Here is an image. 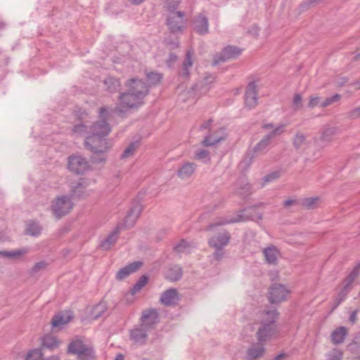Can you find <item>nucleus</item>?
Here are the masks:
<instances>
[{
  "mask_svg": "<svg viewBox=\"0 0 360 360\" xmlns=\"http://www.w3.org/2000/svg\"><path fill=\"white\" fill-rule=\"evenodd\" d=\"M108 116V111L107 108L105 107L100 108V120L91 125L90 135L86 138L84 142L86 148L90 150L96 155L107 152L112 147V143L106 139L111 131V128L106 121Z\"/></svg>",
  "mask_w": 360,
  "mask_h": 360,
  "instance_id": "nucleus-1",
  "label": "nucleus"
},
{
  "mask_svg": "<svg viewBox=\"0 0 360 360\" xmlns=\"http://www.w3.org/2000/svg\"><path fill=\"white\" fill-rule=\"evenodd\" d=\"M278 313L276 309L264 310L259 314V327L256 333L257 340L266 343L276 333V321Z\"/></svg>",
  "mask_w": 360,
  "mask_h": 360,
  "instance_id": "nucleus-2",
  "label": "nucleus"
},
{
  "mask_svg": "<svg viewBox=\"0 0 360 360\" xmlns=\"http://www.w3.org/2000/svg\"><path fill=\"white\" fill-rule=\"evenodd\" d=\"M137 86L141 87V91L136 94H131L128 91L121 93L120 95V106H117L114 111L115 113L122 115L125 110L137 108L143 104V99L146 96V90L141 83H137Z\"/></svg>",
  "mask_w": 360,
  "mask_h": 360,
  "instance_id": "nucleus-3",
  "label": "nucleus"
},
{
  "mask_svg": "<svg viewBox=\"0 0 360 360\" xmlns=\"http://www.w3.org/2000/svg\"><path fill=\"white\" fill-rule=\"evenodd\" d=\"M360 274V262L355 266L350 274L345 278L339 287V292L334 299L330 313H332L347 297L353 288V282Z\"/></svg>",
  "mask_w": 360,
  "mask_h": 360,
  "instance_id": "nucleus-4",
  "label": "nucleus"
},
{
  "mask_svg": "<svg viewBox=\"0 0 360 360\" xmlns=\"http://www.w3.org/2000/svg\"><path fill=\"white\" fill-rule=\"evenodd\" d=\"M215 81V77L213 75L205 73L201 79L192 86L191 90L188 91L191 97H198L205 94L211 88V84Z\"/></svg>",
  "mask_w": 360,
  "mask_h": 360,
  "instance_id": "nucleus-5",
  "label": "nucleus"
},
{
  "mask_svg": "<svg viewBox=\"0 0 360 360\" xmlns=\"http://www.w3.org/2000/svg\"><path fill=\"white\" fill-rule=\"evenodd\" d=\"M285 125L281 124L274 129L269 134H266L263 139L257 143L253 149L252 158L264 154L267 150V147L270 144L271 139L281 135L285 129Z\"/></svg>",
  "mask_w": 360,
  "mask_h": 360,
  "instance_id": "nucleus-6",
  "label": "nucleus"
},
{
  "mask_svg": "<svg viewBox=\"0 0 360 360\" xmlns=\"http://www.w3.org/2000/svg\"><path fill=\"white\" fill-rule=\"evenodd\" d=\"M72 202L70 198L62 195L58 197L52 202L51 210L57 218H60L63 216L68 214L72 208Z\"/></svg>",
  "mask_w": 360,
  "mask_h": 360,
  "instance_id": "nucleus-7",
  "label": "nucleus"
},
{
  "mask_svg": "<svg viewBox=\"0 0 360 360\" xmlns=\"http://www.w3.org/2000/svg\"><path fill=\"white\" fill-rule=\"evenodd\" d=\"M68 168L76 174H82L89 168V164L82 156L73 155L68 158Z\"/></svg>",
  "mask_w": 360,
  "mask_h": 360,
  "instance_id": "nucleus-8",
  "label": "nucleus"
},
{
  "mask_svg": "<svg viewBox=\"0 0 360 360\" xmlns=\"http://www.w3.org/2000/svg\"><path fill=\"white\" fill-rule=\"evenodd\" d=\"M289 290L281 284L273 285L269 291V300L272 304L280 303L286 300Z\"/></svg>",
  "mask_w": 360,
  "mask_h": 360,
  "instance_id": "nucleus-9",
  "label": "nucleus"
},
{
  "mask_svg": "<svg viewBox=\"0 0 360 360\" xmlns=\"http://www.w3.org/2000/svg\"><path fill=\"white\" fill-rule=\"evenodd\" d=\"M241 53L240 49L236 46H228L214 58L212 65H216L220 63L237 58Z\"/></svg>",
  "mask_w": 360,
  "mask_h": 360,
  "instance_id": "nucleus-10",
  "label": "nucleus"
},
{
  "mask_svg": "<svg viewBox=\"0 0 360 360\" xmlns=\"http://www.w3.org/2000/svg\"><path fill=\"white\" fill-rule=\"evenodd\" d=\"M230 239L231 236L229 233L224 230L218 235L212 236L208 243L210 247L217 250H221L229 244Z\"/></svg>",
  "mask_w": 360,
  "mask_h": 360,
  "instance_id": "nucleus-11",
  "label": "nucleus"
},
{
  "mask_svg": "<svg viewBox=\"0 0 360 360\" xmlns=\"http://www.w3.org/2000/svg\"><path fill=\"white\" fill-rule=\"evenodd\" d=\"M257 86L255 82L249 83L245 94V104L250 108H254L258 103Z\"/></svg>",
  "mask_w": 360,
  "mask_h": 360,
  "instance_id": "nucleus-12",
  "label": "nucleus"
},
{
  "mask_svg": "<svg viewBox=\"0 0 360 360\" xmlns=\"http://www.w3.org/2000/svg\"><path fill=\"white\" fill-rule=\"evenodd\" d=\"M242 213L243 211H240V212L234 217H219L207 226V230H212V229L217 226H221L240 221H245L248 219V218L245 217Z\"/></svg>",
  "mask_w": 360,
  "mask_h": 360,
  "instance_id": "nucleus-13",
  "label": "nucleus"
},
{
  "mask_svg": "<svg viewBox=\"0 0 360 360\" xmlns=\"http://www.w3.org/2000/svg\"><path fill=\"white\" fill-rule=\"evenodd\" d=\"M158 321V314L157 311L154 309H148L143 312L141 325L150 330L153 328Z\"/></svg>",
  "mask_w": 360,
  "mask_h": 360,
  "instance_id": "nucleus-14",
  "label": "nucleus"
},
{
  "mask_svg": "<svg viewBox=\"0 0 360 360\" xmlns=\"http://www.w3.org/2000/svg\"><path fill=\"white\" fill-rule=\"evenodd\" d=\"M179 300L178 291L175 288H170L164 291L160 297V302L165 306L175 305Z\"/></svg>",
  "mask_w": 360,
  "mask_h": 360,
  "instance_id": "nucleus-15",
  "label": "nucleus"
},
{
  "mask_svg": "<svg viewBox=\"0 0 360 360\" xmlns=\"http://www.w3.org/2000/svg\"><path fill=\"white\" fill-rule=\"evenodd\" d=\"M184 13L181 11L172 13L167 19V25L172 32L181 31Z\"/></svg>",
  "mask_w": 360,
  "mask_h": 360,
  "instance_id": "nucleus-16",
  "label": "nucleus"
},
{
  "mask_svg": "<svg viewBox=\"0 0 360 360\" xmlns=\"http://www.w3.org/2000/svg\"><path fill=\"white\" fill-rule=\"evenodd\" d=\"M142 211V206L139 204L134 205L127 215L126 216L124 221V226L127 229L131 228L135 224L137 219L139 218Z\"/></svg>",
  "mask_w": 360,
  "mask_h": 360,
  "instance_id": "nucleus-17",
  "label": "nucleus"
},
{
  "mask_svg": "<svg viewBox=\"0 0 360 360\" xmlns=\"http://www.w3.org/2000/svg\"><path fill=\"white\" fill-rule=\"evenodd\" d=\"M148 330L140 325L130 331L131 339L136 344L143 345L147 340V333Z\"/></svg>",
  "mask_w": 360,
  "mask_h": 360,
  "instance_id": "nucleus-18",
  "label": "nucleus"
},
{
  "mask_svg": "<svg viewBox=\"0 0 360 360\" xmlns=\"http://www.w3.org/2000/svg\"><path fill=\"white\" fill-rule=\"evenodd\" d=\"M264 345V343H260L259 341L257 343L252 345L248 349L246 352V356L248 359L258 360L259 359L262 358L266 352V348Z\"/></svg>",
  "mask_w": 360,
  "mask_h": 360,
  "instance_id": "nucleus-19",
  "label": "nucleus"
},
{
  "mask_svg": "<svg viewBox=\"0 0 360 360\" xmlns=\"http://www.w3.org/2000/svg\"><path fill=\"white\" fill-rule=\"evenodd\" d=\"M60 345V340L51 335H46L41 338V351L48 349L51 351L56 349Z\"/></svg>",
  "mask_w": 360,
  "mask_h": 360,
  "instance_id": "nucleus-20",
  "label": "nucleus"
},
{
  "mask_svg": "<svg viewBox=\"0 0 360 360\" xmlns=\"http://www.w3.org/2000/svg\"><path fill=\"white\" fill-rule=\"evenodd\" d=\"M142 265L141 262H135L120 269L116 274L117 280L121 281L136 271Z\"/></svg>",
  "mask_w": 360,
  "mask_h": 360,
  "instance_id": "nucleus-21",
  "label": "nucleus"
},
{
  "mask_svg": "<svg viewBox=\"0 0 360 360\" xmlns=\"http://www.w3.org/2000/svg\"><path fill=\"white\" fill-rule=\"evenodd\" d=\"M309 140L301 131H297L292 139V145L296 150H304L309 147Z\"/></svg>",
  "mask_w": 360,
  "mask_h": 360,
  "instance_id": "nucleus-22",
  "label": "nucleus"
},
{
  "mask_svg": "<svg viewBox=\"0 0 360 360\" xmlns=\"http://www.w3.org/2000/svg\"><path fill=\"white\" fill-rule=\"evenodd\" d=\"M72 319V314L70 312H63L56 315L52 321L53 328H62L64 325L68 323Z\"/></svg>",
  "mask_w": 360,
  "mask_h": 360,
  "instance_id": "nucleus-23",
  "label": "nucleus"
},
{
  "mask_svg": "<svg viewBox=\"0 0 360 360\" xmlns=\"http://www.w3.org/2000/svg\"><path fill=\"white\" fill-rule=\"evenodd\" d=\"M195 169V163L186 162L178 169L177 176L181 179H188L194 174Z\"/></svg>",
  "mask_w": 360,
  "mask_h": 360,
  "instance_id": "nucleus-24",
  "label": "nucleus"
},
{
  "mask_svg": "<svg viewBox=\"0 0 360 360\" xmlns=\"http://www.w3.org/2000/svg\"><path fill=\"white\" fill-rule=\"evenodd\" d=\"M262 252L267 263L274 265L277 264L279 251L276 246L270 245L264 248Z\"/></svg>",
  "mask_w": 360,
  "mask_h": 360,
  "instance_id": "nucleus-25",
  "label": "nucleus"
},
{
  "mask_svg": "<svg viewBox=\"0 0 360 360\" xmlns=\"http://www.w3.org/2000/svg\"><path fill=\"white\" fill-rule=\"evenodd\" d=\"M348 335L347 329L345 326L337 328L331 333V342L334 345H339L343 342L344 340Z\"/></svg>",
  "mask_w": 360,
  "mask_h": 360,
  "instance_id": "nucleus-26",
  "label": "nucleus"
},
{
  "mask_svg": "<svg viewBox=\"0 0 360 360\" xmlns=\"http://www.w3.org/2000/svg\"><path fill=\"white\" fill-rule=\"evenodd\" d=\"M194 30L200 34H205L208 32V19L200 15L194 22Z\"/></svg>",
  "mask_w": 360,
  "mask_h": 360,
  "instance_id": "nucleus-27",
  "label": "nucleus"
},
{
  "mask_svg": "<svg viewBox=\"0 0 360 360\" xmlns=\"http://www.w3.org/2000/svg\"><path fill=\"white\" fill-rule=\"evenodd\" d=\"M137 83H141L142 86L146 89V95L148 94V86L146 85V84L141 79L133 78L127 81L125 86L127 87V90L131 91V94H136L139 91H140L141 87L137 86Z\"/></svg>",
  "mask_w": 360,
  "mask_h": 360,
  "instance_id": "nucleus-28",
  "label": "nucleus"
},
{
  "mask_svg": "<svg viewBox=\"0 0 360 360\" xmlns=\"http://www.w3.org/2000/svg\"><path fill=\"white\" fill-rule=\"evenodd\" d=\"M182 277V269L178 265L170 266L165 273V278L171 281H177Z\"/></svg>",
  "mask_w": 360,
  "mask_h": 360,
  "instance_id": "nucleus-29",
  "label": "nucleus"
},
{
  "mask_svg": "<svg viewBox=\"0 0 360 360\" xmlns=\"http://www.w3.org/2000/svg\"><path fill=\"white\" fill-rule=\"evenodd\" d=\"M120 226H117V229L112 232L108 238L103 240L101 244V248L103 250H107L110 248V247L115 244V243L117 241L118 238V233L120 231Z\"/></svg>",
  "mask_w": 360,
  "mask_h": 360,
  "instance_id": "nucleus-30",
  "label": "nucleus"
},
{
  "mask_svg": "<svg viewBox=\"0 0 360 360\" xmlns=\"http://www.w3.org/2000/svg\"><path fill=\"white\" fill-rule=\"evenodd\" d=\"M192 55L193 53L191 51H187L186 58L183 63V68L180 73L183 77L186 78L190 75V70L193 66Z\"/></svg>",
  "mask_w": 360,
  "mask_h": 360,
  "instance_id": "nucleus-31",
  "label": "nucleus"
},
{
  "mask_svg": "<svg viewBox=\"0 0 360 360\" xmlns=\"http://www.w3.org/2000/svg\"><path fill=\"white\" fill-rule=\"evenodd\" d=\"M42 227L38 222L34 221H29L26 224L25 232L27 234L32 236H38L41 234Z\"/></svg>",
  "mask_w": 360,
  "mask_h": 360,
  "instance_id": "nucleus-32",
  "label": "nucleus"
},
{
  "mask_svg": "<svg viewBox=\"0 0 360 360\" xmlns=\"http://www.w3.org/2000/svg\"><path fill=\"white\" fill-rule=\"evenodd\" d=\"M104 85L105 86L106 90L110 93H115L117 90L120 89V82L119 79H117L114 77H107L104 82Z\"/></svg>",
  "mask_w": 360,
  "mask_h": 360,
  "instance_id": "nucleus-33",
  "label": "nucleus"
},
{
  "mask_svg": "<svg viewBox=\"0 0 360 360\" xmlns=\"http://www.w3.org/2000/svg\"><path fill=\"white\" fill-rule=\"evenodd\" d=\"M338 133V128L335 127L326 126L320 136V139L324 142L331 141L332 138Z\"/></svg>",
  "mask_w": 360,
  "mask_h": 360,
  "instance_id": "nucleus-34",
  "label": "nucleus"
},
{
  "mask_svg": "<svg viewBox=\"0 0 360 360\" xmlns=\"http://www.w3.org/2000/svg\"><path fill=\"white\" fill-rule=\"evenodd\" d=\"M86 345L80 340H75L72 341L68 347V353L78 354L84 349Z\"/></svg>",
  "mask_w": 360,
  "mask_h": 360,
  "instance_id": "nucleus-35",
  "label": "nucleus"
},
{
  "mask_svg": "<svg viewBox=\"0 0 360 360\" xmlns=\"http://www.w3.org/2000/svg\"><path fill=\"white\" fill-rule=\"evenodd\" d=\"M107 305L105 302H101L96 306H94L91 311V318L92 319H97L102 316L103 314L106 311Z\"/></svg>",
  "mask_w": 360,
  "mask_h": 360,
  "instance_id": "nucleus-36",
  "label": "nucleus"
},
{
  "mask_svg": "<svg viewBox=\"0 0 360 360\" xmlns=\"http://www.w3.org/2000/svg\"><path fill=\"white\" fill-rule=\"evenodd\" d=\"M27 251L25 249L15 250L13 251H0V257H3L9 259H16L22 255L26 254Z\"/></svg>",
  "mask_w": 360,
  "mask_h": 360,
  "instance_id": "nucleus-37",
  "label": "nucleus"
},
{
  "mask_svg": "<svg viewBox=\"0 0 360 360\" xmlns=\"http://www.w3.org/2000/svg\"><path fill=\"white\" fill-rule=\"evenodd\" d=\"M78 358L79 360H94L95 358L94 352L91 347L86 345L78 354Z\"/></svg>",
  "mask_w": 360,
  "mask_h": 360,
  "instance_id": "nucleus-38",
  "label": "nucleus"
},
{
  "mask_svg": "<svg viewBox=\"0 0 360 360\" xmlns=\"http://www.w3.org/2000/svg\"><path fill=\"white\" fill-rule=\"evenodd\" d=\"M319 202L320 198L319 197L306 198L302 200V205L307 209H314L317 207Z\"/></svg>",
  "mask_w": 360,
  "mask_h": 360,
  "instance_id": "nucleus-39",
  "label": "nucleus"
},
{
  "mask_svg": "<svg viewBox=\"0 0 360 360\" xmlns=\"http://www.w3.org/2000/svg\"><path fill=\"white\" fill-rule=\"evenodd\" d=\"M47 266V264L44 262H39L34 264V265L28 271V274L30 276H35L41 271H44Z\"/></svg>",
  "mask_w": 360,
  "mask_h": 360,
  "instance_id": "nucleus-40",
  "label": "nucleus"
},
{
  "mask_svg": "<svg viewBox=\"0 0 360 360\" xmlns=\"http://www.w3.org/2000/svg\"><path fill=\"white\" fill-rule=\"evenodd\" d=\"M90 127L83 123H79L74 126L72 129V134L76 136H83L86 133H89Z\"/></svg>",
  "mask_w": 360,
  "mask_h": 360,
  "instance_id": "nucleus-41",
  "label": "nucleus"
},
{
  "mask_svg": "<svg viewBox=\"0 0 360 360\" xmlns=\"http://www.w3.org/2000/svg\"><path fill=\"white\" fill-rule=\"evenodd\" d=\"M148 282V277L146 276H142L140 277L139 281L134 284L133 288L131 290V294L135 295L136 292L140 291L142 288H143Z\"/></svg>",
  "mask_w": 360,
  "mask_h": 360,
  "instance_id": "nucleus-42",
  "label": "nucleus"
},
{
  "mask_svg": "<svg viewBox=\"0 0 360 360\" xmlns=\"http://www.w3.org/2000/svg\"><path fill=\"white\" fill-rule=\"evenodd\" d=\"M43 353L41 349H34L28 352L25 360H41Z\"/></svg>",
  "mask_w": 360,
  "mask_h": 360,
  "instance_id": "nucleus-43",
  "label": "nucleus"
},
{
  "mask_svg": "<svg viewBox=\"0 0 360 360\" xmlns=\"http://www.w3.org/2000/svg\"><path fill=\"white\" fill-rule=\"evenodd\" d=\"M191 245L185 240H181L179 244L174 247V250L179 253L189 252L191 249Z\"/></svg>",
  "mask_w": 360,
  "mask_h": 360,
  "instance_id": "nucleus-44",
  "label": "nucleus"
},
{
  "mask_svg": "<svg viewBox=\"0 0 360 360\" xmlns=\"http://www.w3.org/2000/svg\"><path fill=\"white\" fill-rule=\"evenodd\" d=\"M137 148V144L136 143H131L124 150L121 155L122 159L128 158L132 156Z\"/></svg>",
  "mask_w": 360,
  "mask_h": 360,
  "instance_id": "nucleus-45",
  "label": "nucleus"
},
{
  "mask_svg": "<svg viewBox=\"0 0 360 360\" xmlns=\"http://www.w3.org/2000/svg\"><path fill=\"white\" fill-rule=\"evenodd\" d=\"M224 138H217L213 139V134L207 136L204 140L202 141V144L204 146H212L215 145L216 143H219L221 140H223Z\"/></svg>",
  "mask_w": 360,
  "mask_h": 360,
  "instance_id": "nucleus-46",
  "label": "nucleus"
},
{
  "mask_svg": "<svg viewBox=\"0 0 360 360\" xmlns=\"http://www.w3.org/2000/svg\"><path fill=\"white\" fill-rule=\"evenodd\" d=\"M224 138H217L213 139V134L207 136L204 140L202 141V144L204 146H212L215 145L216 143H219L221 140H223Z\"/></svg>",
  "mask_w": 360,
  "mask_h": 360,
  "instance_id": "nucleus-47",
  "label": "nucleus"
},
{
  "mask_svg": "<svg viewBox=\"0 0 360 360\" xmlns=\"http://www.w3.org/2000/svg\"><path fill=\"white\" fill-rule=\"evenodd\" d=\"M148 80L150 82V84L155 85L158 84L162 78L161 74L158 72H150L147 74Z\"/></svg>",
  "mask_w": 360,
  "mask_h": 360,
  "instance_id": "nucleus-48",
  "label": "nucleus"
},
{
  "mask_svg": "<svg viewBox=\"0 0 360 360\" xmlns=\"http://www.w3.org/2000/svg\"><path fill=\"white\" fill-rule=\"evenodd\" d=\"M195 157L196 159L204 160L205 162L210 161V153L207 150H196Z\"/></svg>",
  "mask_w": 360,
  "mask_h": 360,
  "instance_id": "nucleus-49",
  "label": "nucleus"
},
{
  "mask_svg": "<svg viewBox=\"0 0 360 360\" xmlns=\"http://www.w3.org/2000/svg\"><path fill=\"white\" fill-rule=\"evenodd\" d=\"M340 94H335L331 97L326 98L322 103H320V106L322 108H326L332 103L337 102L340 100Z\"/></svg>",
  "mask_w": 360,
  "mask_h": 360,
  "instance_id": "nucleus-50",
  "label": "nucleus"
},
{
  "mask_svg": "<svg viewBox=\"0 0 360 360\" xmlns=\"http://www.w3.org/2000/svg\"><path fill=\"white\" fill-rule=\"evenodd\" d=\"M302 96L299 94H296L294 96L292 100V107L294 110H298L302 108Z\"/></svg>",
  "mask_w": 360,
  "mask_h": 360,
  "instance_id": "nucleus-51",
  "label": "nucleus"
},
{
  "mask_svg": "<svg viewBox=\"0 0 360 360\" xmlns=\"http://www.w3.org/2000/svg\"><path fill=\"white\" fill-rule=\"evenodd\" d=\"M347 117L351 120L360 118V107L355 108L347 112Z\"/></svg>",
  "mask_w": 360,
  "mask_h": 360,
  "instance_id": "nucleus-52",
  "label": "nucleus"
},
{
  "mask_svg": "<svg viewBox=\"0 0 360 360\" xmlns=\"http://www.w3.org/2000/svg\"><path fill=\"white\" fill-rule=\"evenodd\" d=\"M322 0H307L301 4L303 9H308L311 6H314L321 2Z\"/></svg>",
  "mask_w": 360,
  "mask_h": 360,
  "instance_id": "nucleus-53",
  "label": "nucleus"
},
{
  "mask_svg": "<svg viewBox=\"0 0 360 360\" xmlns=\"http://www.w3.org/2000/svg\"><path fill=\"white\" fill-rule=\"evenodd\" d=\"M320 98L318 96H311L310 97L309 102L308 103V107L310 108H313L319 105H320Z\"/></svg>",
  "mask_w": 360,
  "mask_h": 360,
  "instance_id": "nucleus-54",
  "label": "nucleus"
},
{
  "mask_svg": "<svg viewBox=\"0 0 360 360\" xmlns=\"http://www.w3.org/2000/svg\"><path fill=\"white\" fill-rule=\"evenodd\" d=\"M279 177V173L278 172H273L269 174H267L264 176L263 180L265 183L270 182L273 180H275Z\"/></svg>",
  "mask_w": 360,
  "mask_h": 360,
  "instance_id": "nucleus-55",
  "label": "nucleus"
},
{
  "mask_svg": "<svg viewBox=\"0 0 360 360\" xmlns=\"http://www.w3.org/2000/svg\"><path fill=\"white\" fill-rule=\"evenodd\" d=\"M167 7L170 10H174L177 8L181 0H165Z\"/></svg>",
  "mask_w": 360,
  "mask_h": 360,
  "instance_id": "nucleus-56",
  "label": "nucleus"
},
{
  "mask_svg": "<svg viewBox=\"0 0 360 360\" xmlns=\"http://www.w3.org/2000/svg\"><path fill=\"white\" fill-rule=\"evenodd\" d=\"M212 122V119H210V120H207V121L204 122L200 125V129L201 130H204V129H208V128L210 127V125H211Z\"/></svg>",
  "mask_w": 360,
  "mask_h": 360,
  "instance_id": "nucleus-57",
  "label": "nucleus"
},
{
  "mask_svg": "<svg viewBox=\"0 0 360 360\" xmlns=\"http://www.w3.org/2000/svg\"><path fill=\"white\" fill-rule=\"evenodd\" d=\"M342 354L340 351H334L333 357L330 360H341Z\"/></svg>",
  "mask_w": 360,
  "mask_h": 360,
  "instance_id": "nucleus-58",
  "label": "nucleus"
},
{
  "mask_svg": "<svg viewBox=\"0 0 360 360\" xmlns=\"http://www.w3.org/2000/svg\"><path fill=\"white\" fill-rule=\"evenodd\" d=\"M177 60V56L175 54H170L169 58L167 60L169 66H171Z\"/></svg>",
  "mask_w": 360,
  "mask_h": 360,
  "instance_id": "nucleus-59",
  "label": "nucleus"
},
{
  "mask_svg": "<svg viewBox=\"0 0 360 360\" xmlns=\"http://www.w3.org/2000/svg\"><path fill=\"white\" fill-rule=\"evenodd\" d=\"M357 310L354 311L349 316V321L352 323H354L357 319Z\"/></svg>",
  "mask_w": 360,
  "mask_h": 360,
  "instance_id": "nucleus-60",
  "label": "nucleus"
},
{
  "mask_svg": "<svg viewBox=\"0 0 360 360\" xmlns=\"http://www.w3.org/2000/svg\"><path fill=\"white\" fill-rule=\"evenodd\" d=\"M296 202H297L296 200L288 199L283 202V206L285 207H290V206L295 204Z\"/></svg>",
  "mask_w": 360,
  "mask_h": 360,
  "instance_id": "nucleus-61",
  "label": "nucleus"
},
{
  "mask_svg": "<svg viewBox=\"0 0 360 360\" xmlns=\"http://www.w3.org/2000/svg\"><path fill=\"white\" fill-rule=\"evenodd\" d=\"M243 191H238L240 195H246L249 193L250 190V186L248 184H245L244 187L242 188Z\"/></svg>",
  "mask_w": 360,
  "mask_h": 360,
  "instance_id": "nucleus-62",
  "label": "nucleus"
},
{
  "mask_svg": "<svg viewBox=\"0 0 360 360\" xmlns=\"http://www.w3.org/2000/svg\"><path fill=\"white\" fill-rule=\"evenodd\" d=\"M213 255L215 259L220 260L223 257L224 253L221 250H216Z\"/></svg>",
  "mask_w": 360,
  "mask_h": 360,
  "instance_id": "nucleus-63",
  "label": "nucleus"
},
{
  "mask_svg": "<svg viewBox=\"0 0 360 360\" xmlns=\"http://www.w3.org/2000/svg\"><path fill=\"white\" fill-rule=\"evenodd\" d=\"M41 360H60V357L58 355H51L46 358L42 357Z\"/></svg>",
  "mask_w": 360,
  "mask_h": 360,
  "instance_id": "nucleus-64",
  "label": "nucleus"
}]
</instances>
